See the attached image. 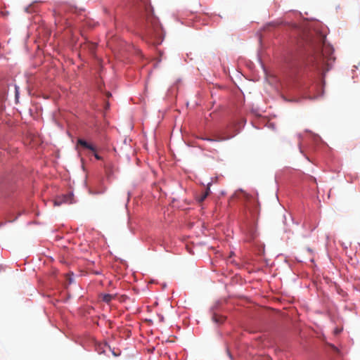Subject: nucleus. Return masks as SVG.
I'll return each instance as SVG.
<instances>
[{"instance_id": "nucleus-1", "label": "nucleus", "mask_w": 360, "mask_h": 360, "mask_svg": "<svg viewBox=\"0 0 360 360\" xmlns=\"http://www.w3.org/2000/svg\"><path fill=\"white\" fill-rule=\"evenodd\" d=\"M333 47L326 42L324 37H319V41L313 47L312 53L308 56L307 65L325 74L334 62Z\"/></svg>"}, {"instance_id": "nucleus-2", "label": "nucleus", "mask_w": 360, "mask_h": 360, "mask_svg": "<svg viewBox=\"0 0 360 360\" xmlns=\"http://www.w3.org/2000/svg\"><path fill=\"white\" fill-rule=\"evenodd\" d=\"M147 13L146 21L148 26H150L156 34H159L161 30L158 19L153 16V11L150 7H146Z\"/></svg>"}, {"instance_id": "nucleus-3", "label": "nucleus", "mask_w": 360, "mask_h": 360, "mask_svg": "<svg viewBox=\"0 0 360 360\" xmlns=\"http://www.w3.org/2000/svg\"><path fill=\"white\" fill-rule=\"evenodd\" d=\"M248 210L249 212V215L247 214V217L250 219V222L255 223L257 222L259 210L258 208V205L257 202L253 201L251 202L250 205L248 207Z\"/></svg>"}, {"instance_id": "nucleus-4", "label": "nucleus", "mask_w": 360, "mask_h": 360, "mask_svg": "<svg viewBox=\"0 0 360 360\" xmlns=\"http://www.w3.org/2000/svg\"><path fill=\"white\" fill-rule=\"evenodd\" d=\"M77 144L82 146L84 148L91 150L92 152H96V148L93 145L89 143L88 142L82 139H79L77 140Z\"/></svg>"}, {"instance_id": "nucleus-5", "label": "nucleus", "mask_w": 360, "mask_h": 360, "mask_svg": "<svg viewBox=\"0 0 360 360\" xmlns=\"http://www.w3.org/2000/svg\"><path fill=\"white\" fill-rule=\"evenodd\" d=\"M234 136H235V134H233V135H231V136H218L215 139H210V138H203L202 139L207 140V141H224L228 140V139L233 137Z\"/></svg>"}, {"instance_id": "nucleus-6", "label": "nucleus", "mask_w": 360, "mask_h": 360, "mask_svg": "<svg viewBox=\"0 0 360 360\" xmlns=\"http://www.w3.org/2000/svg\"><path fill=\"white\" fill-rule=\"evenodd\" d=\"M113 297L114 296L110 294H101L100 295V298L101 299V300L108 304L111 302Z\"/></svg>"}, {"instance_id": "nucleus-7", "label": "nucleus", "mask_w": 360, "mask_h": 360, "mask_svg": "<svg viewBox=\"0 0 360 360\" xmlns=\"http://www.w3.org/2000/svg\"><path fill=\"white\" fill-rule=\"evenodd\" d=\"M210 193V188H207L206 190L199 196L197 197V200L199 202H202L208 196Z\"/></svg>"}, {"instance_id": "nucleus-8", "label": "nucleus", "mask_w": 360, "mask_h": 360, "mask_svg": "<svg viewBox=\"0 0 360 360\" xmlns=\"http://www.w3.org/2000/svg\"><path fill=\"white\" fill-rule=\"evenodd\" d=\"M283 217L285 219L283 221V224H288L293 221L291 214L288 213L286 211H284V213L283 214Z\"/></svg>"}, {"instance_id": "nucleus-9", "label": "nucleus", "mask_w": 360, "mask_h": 360, "mask_svg": "<svg viewBox=\"0 0 360 360\" xmlns=\"http://www.w3.org/2000/svg\"><path fill=\"white\" fill-rule=\"evenodd\" d=\"M212 320L216 323H221L224 321L225 320V318L222 316H219V315H217V314H214V316H212Z\"/></svg>"}, {"instance_id": "nucleus-10", "label": "nucleus", "mask_w": 360, "mask_h": 360, "mask_svg": "<svg viewBox=\"0 0 360 360\" xmlns=\"http://www.w3.org/2000/svg\"><path fill=\"white\" fill-rule=\"evenodd\" d=\"M71 195H70H70H65V196H64V197H63V201H62V200H55V201H54V205H57V206H59V205H61V203H62L63 202H68L69 200H70L71 197H72Z\"/></svg>"}, {"instance_id": "nucleus-11", "label": "nucleus", "mask_w": 360, "mask_h": 360, "mask_svg": "<svg viewBox=\"0 0 360 360\" xmlns=\"http://www.w3.org/2000/svg\"><path fill=\"white\" fill-rule=\"evenodd\" d=\"M105 190H106L105 187L101 188V190H93V191L91 190L90 193L94 194V195L102 194L105 191Z\"/></svg>"}, {"instance_id": "nucleus-12", "label": "nucleus", "mask_w": 360, "mask_h": 360, "mask_svg": "<svg viewBox=\"0 0 360 360\" xmlns=\"http://www.w3.org/2000/svg\"><path fill=\"white\" fill-rule=\"evenodd\" d=\"M94 157L98 160H101V157L96 153H94Z\"/></svg>"}, {"instance_id": "nucleus-13", "label": "nucleus", "mask_w": 360, "mask_h": 360, "mask_svg": "<svg viewBox=\"0 0 360 360\" xmlns=\"http://www.w3.org/2000/svg\"><path fill=\"white\" fill-rule=\"evenodd\" d=\"M255 233H251V239H254L255 238Z\"/></svg>"}, {"instance_id": "nucleus-14", "label": "nucleus", "mask_w": 360, "mask_h": 360, "mask_svg": "<svg viewBox=\"0 0 360 360\" xmlns=\"http://www.w3.org/2000/svg\"><path fill=\"white\" fill-rule=\"evenodd\" d=\"M310 179H311L313 181H314V182H316V178H314V177H313V176H310Z\"/></svg>"}, {"instance_id": "nucleus-15", "label": "nucleus", "mask_w": 360, "mask_h": 360, "mask_svg": "<svg viewBox=\"0 0 360 360\" xmlns=\"http://www.w3.org/2000/svg\"><path fill=\"white\" fill-rule=\"evenodd\" d=\"M106 96H107L108 97H110V96H111V94H110V92H108V93L106 94Z\"/></svg>"}, {"instance_id": "nucleus-16", "label": "nucleus", "mask_w": 360, "mask_h": 360, "mask_svg": "<svg viewBox=\"0 0 360 360\" xmlns=\"http://www.w3.org/2000/svg\"><path fill=\"white\" fill-rule=\"evenodd\" d=\"M340 330H337L335 331V333H340Z\"/></svg>"}]
</instances>
